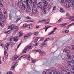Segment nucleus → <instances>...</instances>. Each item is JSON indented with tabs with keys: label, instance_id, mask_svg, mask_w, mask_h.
<instances>
[{
	"label": "nucleus",
	"instance_id": "nucleus-28",
	"mask_svg": "<svg viewBox=\"0 0 74 74\" xmlns=\"http://www.w3.org/2000/svg\"><path fill=\"white\" fill-rule=\"evenodd\" d=\"M27 4V8H30V4L29 3H26Z\"/></svg>",
	"mask_w": 74,
	"mask_h": 74
},
{
	"label": "nucleus",
	"instance_id": "nucleus-34",
	"mask_svg": "<svg viewBox=\"0 0 74 74\" xmlns=\"http://www.w3.org/2000/svg\"><path fill=\"white\" fill-rule=\"evenodd\" d=\"M23 3L27 4L28 3V0H23Z\"/></svg>",
	"mask_w": 74,
	"mask_h": 74
},
{
	"label": "nucleus",
	"instance_id": "nucleus-11",
	"mask_svg": "<svg viewBox=\"0 0 74 74\" xmlns=\"http://www.w3.org/2000/svg\"><path fill=\"white\" fill-rule=\"evenodd\" d=\"M46 41H44L42 43V45H43V47H47V44L46 43Z\"/></svg>",
	"mask_w": 74,
	"mask_h": 74
},
{
	"label": "nucleus",
	"instance_id": "nucleus-64",
	"mask_svg": "<svg viewBox=\"0 0 74 74\" xmlns=\"http://www.w3.org/2000/svg\"><path fill=\"white\" fill-rule=\"evenodd\" d=\"M22 56L23 57H24V58H25V57H26L27 56L26 55H24Z\"/></svg>",
	"mask_w": 74,
	"mask_h": 74
},
{
	"label": "nucleus",
	"instance_id": "nucleus-36",
	"mask_svg": "<svg viewBox=\"0 0 74 74\" xmlns=\"http://www.w3.org/2000/svg\"><path fill=\"white\" fill-rule=\"evenodd\" d=\"M4 49L6 51H8V47L7 46H5L4 47Z\"/></svg>",
	"mask_w": 74,
	"mask_h": 74
},
{
	"label": "nucleus",
	"instance_id": "nucleus-9",
	"mask_svg": "<svg viewBox=\"0 0 74 74\" xmlns=\"http://www.w3.org/2000/svg\"><path fill=\"white\" fill-rule=\"evenodd\" d=\"M18 38H19L18 36H15L14 38L13 41H16H16H17L18 40Z\"/></svg>",
	"mask_w": 74,
	"mask_h": 74
},
{
	"label": "nucleus",
	"instance_id": "nucleus-61",
	"mask_svg": "<svg viewBox=\"0 0 74 74\" xmlns=\"http://www.w3.org/2000/svg\"><path fill=\"white\" fill-rule=\"evenodd\" d=\"M14 69V66H12L11 67V70H13Z\"/></svg>",
	"mask_w": 74,
	"mask_h": 74
},
{
	"label": "nucleus",
	"instance_id": "nucleus-44",
	"mask_svg": "<svg viewBox=\"0 0 74 74\" xmlns=\"http://www.w3.org/2000/svg\"><path fill=\"white\" fill-rule=\"evenodd\" d=\"M38 38H36V39L34 40L35 42H37V41H38Z\"/></svg>",
	"mask_w": 74,
	"mask_h": 74
},
{
	"label": "nucleus",
	"instance_id": "nucleus-2",
	"mask_svg": "<svg viewBox=\"0 0 74 74\" xmlns=\"http://www.w3.org/2000/svg\"><path fill=\"white\" fill-rule=\"evenodd\" d=\"M32 12L34 14H37V9L36 6H34L32 8Z\"/></svg>",
	"mask_w": 74,
	"mask_h": 74
},
{
	"label": "nucleus",
	"instance_id": "nucleus-43",
	"mask_svg": "<svg viewBox=\"0 0 74 74\" xmlns=\"http://www.w3.org/2000/svg\"><path fill=\"white\" fill-rule=\"evenodd\" d=\"M8 58V55L7 54L6 56V57H5V60H7V59Z\"/></svg>",
	"mask_w": 74,
	"mask_h": 74
},
{
	"label": "nucleus",
	"instance_id": "nucleus-55",
	"mask_svg": "<svg viewBox=\"0 0 74 74\" xmlns=\"http://www.w3.org/2000/svg\"><path fill=\"white\" fill-rule=\"evenodd\" d=\"M58 21L59 23H60L62 21V18H60Z\"/></svg>",
	"mask_w": 74,
	"mask_h": 74
},
{
	"label": "nucleus",
	"instance_id": "nucleus-50",
	"mask_svg": "<svg viewBox=\"0 0 74 74\" xmlns=\"http://www.w3.org/2000/svg\"><path fill=\"white\" fill-rule=\"evenodd\" d=\"M20 19H21V18H18L16 20V22H18V21H19V20H20Z\"/></svg>",
	"mask_w": 74,
	"mask_h": 74
},
{
	"label": "nucleus",
	"instance_id": "nucleus-38",
	"mask_svg": "<svg viewBox=\"0 0 74 74\" xmlns=\"http://www.w3.org/2000/svg\"><path fill=\"white\" fill-rule=\"evenodd\" d=\"M28 36H27V35H24V38H25V39H27V37Z\"/></svg>",
	"mask_w": 74,
	"mask_h": 74
},
{
	"label": "nucleus",
	"instance_id": "nucleus-60",
	"mask_svg": "<svg viewBox=\"0 0 74 74\" xmlns=\"http://www.w3.org/2000/svg\"><path fill=\"white\" fill-rule=\"evenodd\" d=\"M27 27L28 29H30V25H27Z\"/></svg>",
	"mask_w": 74,
	"mask_h": 74
},
{
	"label": "nucleus",
	"instance_id": "nucleus-14",
	"mask_svg": "<svg viewBox=\"0 0 74 74\" xmlns=\"http://www.w3.org/2000/svg\"><path fill=\"white\" fill-rule=\"evenodd\" d=\"M67 25V23H65L64 24H60V27H63V26H65Z\"/></svg>",
	"mask_w": 74,
	"mask_h": 74
},
{
	"label": "nucleus",
	"instance_id": "nucleus-57",
	"mask_svg": "<svg viewBox=\"0 0 74 74\" xmlns=\"http://www.w3.org/2000/svg\"><path fill=\"white\" fill-rule=\"evenodd\" d=\"M12 73V72H8L6 74H11Z\"/></svg>",
	"mask_w": 74,
	"mask_h": 74
},
{
	"label": "nucleus",
	"instance_id": "nucleus-62",
	"mask_svg": "<svg viewBox=\"0 0 74 74\" xmlns=\"http://www.w3.org/2000/svg\"><path fill=\"white\" fill-rule=\"evenodd\" d=\"M5 44L7 47H8V46H9V45H10V43H6Z\"/></svg>",
	"mask_w": 74,
	"mask_h": 74
},
{
	"label": "nucleus",
	"instance_id": "nucleus-51",
	"mask_svg": "<svg viewBox=\"0 0 74 74\" xmlns=\"http://www.w3.org/2000/svg\"><path fill=\"white\" fill-rule=\"evenodd\" d=\"M16 64V63L15 62H13L12 64V66H15V64Z\"/></svg>",
	"mask_w": 74,
	"mask_h": 74
},
{
	"label": "nucleus",
	"instance_id": "nucleus-5",
	"mask_svg": "<svg viewBox=\"0 0 74 74\" xmlns=\"http://www.w3.org/2000/svg\"><path fill=\"white\" fill-rule=\"evenodd\" d=\"M18 3V5L19 8H22V7L23 5V4H23V3L22 2H20Z\"/></svg>",
	"mask_w": 74,
	"mask_h": 74
},
{
	"label": "nucleus",
	"instance_id": "nucleus-13",
	"mask_svg": "<svg viewBox=\"0 0 74 74\" xmlns=\"http://www.w3.org/2000/svg\"><path fill=\"white\" fill-rule=\"evenodd\" d=\"M41 50L40 49L38 50V49H37V50H33V51H35V52H39V53L40 54V53H41Z\"/></svg>",
	"mask_w": 74,
	"mask_h": 74
},
{
	"label": "nucleus",
	"instance_id": "nucleus-37",
	"mask_svg": "<svg viewBox=\"0 0 74 74\" xmlns=\"http://www.w3.org/2000/svg\"><path fill=\"white\" fill-rule=\"evenodd\" d=\"M46 74H51V71H46Z\"/></svg>",
	"mask_w": 74,
	"mask_h": 74
},
{
	"label": "nucleus",
	"instance_id": "nucleus-54",
	"mask_svg": "<svg viewBox=\"0 0 74 74\" xmlns=\"http://www.w3.org/2000/svg\"><path fill=\"white\" fill-rule=\"evenodd\" d=\"M50 40V38H47L45 40V41H48V40Z\"/></svg>",
	"mask_w": 74,
	"mask_h": 74
},
{
	"label": "nucleus",
	"instance_id": "nucleus-40",
	"mask_svg": "<svg viewBox=\"0 0 74 74\" xmlns=\"http://www.w3.org/2000/svg\"><path fill=\"white\" fill-rule=\"evenodd\" d=\"M27 23L24 24L23 25V27H27Z\"/></svg>",
	"mask_w": 74,
	"mask_h": 74
},
{
	"label": "nucleus",
	"instance_id": "nucleus-23",
	"mask_svg": "<svg viewBox=\"0 0 74 74\" xmlns=\"http://www.w3.org/2000/svg\"><path fill=\"white\" fill-rule=\"evenodd\" d=\"M26 59L28 60H30V59H31L30 55H27L26 56Z\"/></svg>",
	"mask_w": 74,
	"mask_h": 74
},
{
	"label": "nucleus",
	"instance_id": "nucleus-18",
	"mask_svg": "<svg viewBox=\"0 0 74 74\" xmlns=\"http://www.w3.org/2000/svg\"><path fill=\"white\" fill-rule=\"evenodd\" d=\"M74 23H73L70 24H69V25L67 26V29H69L70 27V26H74Z\"/></svg>",
	"mask_w": 74,
	"mask_h": 74
},
{
	"label": "nucleus",
	"instance_id": "nucleus-10",
	"mask_svg": "<svg viewBox=\"0 0 74 74\" xmlns=\"http://www.w3.org/2000/svg\"><path fill=\"white\" fill-rule=\"evenodd\" d=\"M71 66V67H73L74 66V63L73 62L71 61L70 62H69V63H68Z\"/></svg>",
	"mask_w": 74,
	"mask_h": 74
},
{
	"label": "nucleus",
	"instance_id": "nucleus-25",
	"mask_svg": "<svg viewBox=\"0 0 74 74\" xmlns=\"http://www.w3.org/2000/svg\"><path fill=\"white\" fill-rule=\"evenodd\" d=\"M47 4H44L43 5V7L44 8V9H45V8L46 9H47V8H48V6H47Z\"/></svg>",
	"mask_w": 74,
	"mask_h": 74
},
{
	"label": "nucleus",
	"instance_id": "nucleus-16",
	"mask_svg": "<svg viewBox=\"0 0 74 74\" xmlns=\"http://www.w3.org/2000/svg\"><path fill=\"white\" fill-rule=\"evenodd\" d=\"M64 52H66V53H67V54H69V52H70V50H66L65 49L64 50H63Z\"/></svg>",
	"mask_w": 74,
	"mask_h": 74
},
{
	"label": "nucleus",
	"instance_id": "nucleus-15",
	"mask_svg": "<svg viewBox=\"0 0 74 74\" xmlns=\"http://www.w3.org/2000/svg\"><path fill=\"white\" fill-rule=\"evenodd\" d=\"M45 21H46V20L45 19H42L39 21H38V23H42V22H45Z\"/></svg>",
	"mask_w": 74,
	"mask_h": 74
},
{
	"label": "nucleus",
	"instance_id": "nucleus-48",
	"mask_svg": "<svg viewBox=\"0 0 74 74\" xmlns=\"http://www.w3.org/2000/svg\"><path fill=\"white\" fill-rule=\"evenodd\" d=\"M69 32V30L67 29L65 30V33H68Z\"/></svg>",
	"mask_w": 74,
	"mask_h": 74
},
{
	"label": "nucleus",
	"instance_id": "nucleus-32",
	"mask_svg": "<svg viewBox=\"0 0 74 74\" xmlns=\"http://www.w3.org/2000/svg\"><path fill=\"white\" fill-rule=\"evenodd\" d=\"M49 21H50L49 19H48V20H47L46 22H45V24H46L47 25L49 23Z\"/></svg>",
	"mask_w": 74,
	"mask_h": 74
},
{
	"label": "nucleus",
	"instance_id": "nucleus-29",
	"mask_svg": "<svg viewBox=\"0 0 74 74\" xmlns=\"http://www.w3.org/2000/svg\"><path fill=\"white\" fill-rule=\"evenodd\" d=\"M30 10H31V8H27L26 10V11L27 12H29L30 11Z\"/></svg>",
	"mask_w": 74,
	"mask_h": 74
},
{
	"label": "nucleus",
	"instance_id": "nucleus-58",
	"mask_svg": "<svg viewBox=\"0 0 74 74\" xmlns=\"http://www.w3.org/2000/svg\"><path fill=\"white\" fill-rule=\"evenodd\" d=\"M64 3V0H61V3Z\"/></svg>",
	"mask_w": 74,
	"mask_h": 74
},
{
	"label": "nucleus",
	"instance_id": "nucleus-49",
	"mask_svg": "<svg viewBox=\"0 0 74 74\" xmlns=\"http://www.w3.org/2000/svg\"><path fill=\"white\" fill-rule=\"evenodd\" d=\"M31 60H32V63H35V60H33V58H31Z\"/></svg>",
	"mask_w": 74,
	"mask_h": 74
},
{
	"label": "nucleus",
	"instance_id": "nucleus-7",
	"mask_svg": "<svg viewBox=\"0 0 74 74\" xmlns=\"http://www.w3.org/2000/svg\"><path fill=\"white\" fill-rule=\"evenodd\" d=\"M15 25L14 24H12L11 25V26H9L8 27V29H11V30H13V29L15 27Z\"/></svg>",
	"mask_w": 74,
	"mask_h": 74
},
{
	"label": "nucleus",
	"instance_id": "nucleus-20",
	"mask_svg": "<svg viewBox=\"0 0 74 74\" xmlns=\"http://www.w3.org/2000/svg\"><path fill=\"white\" fill-rule=\"evenodd\" d=\"M3 1V0H0V6L1 7H3V5L2 3V2Z\"/></svg>",
	"mask_w": 74,
	"mask_h": 74
},
{
	"label": "nucleus",
	"instance_id": "nucleus-63",
	"mask_svg": "<svg viewBox=\"0 0 74 74\" xmlns=\"http://www.w3.org/2000/svg\"><path fill=\"white\" fill-rule=\"evenodd\" d=\"M72 56H73V58H74V53H72Z\"/></svg>",
	"mask_w": 74,
	"mask_h": 74
},
{
	"label": "nucleus",
	"instance_id": "nucleus-39",
	"mask_svg": "<svg viewBox=\"0 0 74 74\" xmlns=\"http://www.w3.org/2000/svg\"><path fill=\"white\" fill-rule=\"evenodd\" d=\"M29 26V29H32L33 28V25H30Z\"/></svg>",
	"mask_w": 74,
	"mask_h": 74
},
{
	"label": "nucleus",
	"instance_id": "nucleus-45",
	"mask_svg": "<svg viewBox=\"0 0 74 74\" xmlns=\"http://www.w3.org/2000/svg\"><path fill=\"white\" fill-rule=\"evenodd\" d=\"M60 12H62V13H65V11L63 10H60Z\"/></svg>",
	"mask_w": 74,
	"mask_h": 74
},
{
	"label": "nucleus",
	"instance_id": "nucleus-56",
	"mask_svg": "<svg viewBox=\"0 0 74 74\" xmlns=\"http://www.w3.org/2000/svg\"><path fill=\"white\" fill-rule=\"evenodd\" d=\"M0 45L1 46V47H3V46H4V45H3V44L2 43H0Z\"/></svg>",
	"mask_w": 74,
	"mask_h": 74
},
{
	"label": "nucleus",
	"instance_id": "nucleus-24",
	"mask_svg": "<svg viewBox=\"0 0 74 74\" xmlns=\"http://www.w3.org/2000/svg\"><path fill=\"white\" fill-rule=\"evenodd\" d=\"M44 14H47V10H45V9H43L42 10Z\"/></svg>",
	"mask_w": 74,
	"mask_h": 74
},
{
	"label": "nucleus",
	"instance_id": "nucleus-42",
	"mask_svg": "<svg viewBox=\"0 0 74 74\" xmlns=\"http://www.w3.org/2000/svg\"><path fill=\"white\" fill-rule=\"evenodd\" d=\"M11 32V31L10 30L8 31L6 33H7L8 34H10Z\"/></svg>",
	"mask_w": 74,
	"mask_h": 74
},
{
	"label": "nucleus",
	"instance_id": "nucleus-41",
	"mask_svg": "<svg viewBox=\"0 0 74 74\" xmlns=\"http://www.w3.org/2000/svg\"><path fill=\"white\" fill-rule=\"evenodd\" d=\"M51 5H48L47 8H48V9H51Z\"/></svg>",
	"mask_w": 74,
	"mask_h": 74
},
{
	"label": "nucleus",
	"instance_id": "nucleus-47",
	"mask_svg": "<svg viewBox=\"0 0 74 74\" xmlns=\"http://www.w3.org/2000/svg\"><path fill=\"white\" fill-rule=\"evenodd\" d=\"M29 2V3H30V4H32V0H28Z\"/></svg>",
	"mask_w": 74,
	"mask_h": 74
},
{
	"label": "nucleus",
	"instance_id": "nucleus-4",
	"mask_svg": "<svg viewBox=\"0 0 74 74\" xmlns=\"http://www.w3.org/2000/svg\"><path fill=\"white\" fill-rule=\"evenodd\" d=\"M38 7L39 8H41L42 7V3L41 2H40L37 4Z\"/></svg>",
	"mask_w": 74,
	"mask_h": 74
},
{
	"label": "nucleus",
	"instance_id": "nucleus-59",
	"mask_svg": "<svg viewBox=\"0 0 74 74\" xmlns=\"http://www.w3.org/2000/svg\"><path fill=\"white\" fill-rule=\"evenodd\" d=\"M53 10H56V6L53 7Z\"/></svg>",
	"mask_w": 74,
	"mask_h": 74
},
{
	"label": "nucleus",
	"instance_id": "nucleus-12",
	"mask_svg": "<svg viewBox=\"0 0 74 74\" xmlns=\"http://www.w3.org/2000/svg\"><path fill=\"white\" fill-rule=\"evenodd\" d=\"M18 58V56H16L15 57H13L12 58V60H14V61H15L17 59V58Z\"/></svg>",
	"mask_w": 74,
	"mask_h": 74
},
{
	"label": "nucleus",
	"instance_id": "nucleus-27",
	"mask_svg": "<svg viewBox=\"0 0 74 74\" xmlns=\"http://www.w3.org/2000/svg\"><path fill=\"white\" fill-rule=\"evenodd\" d=\"M18 34H20L19 35V37H21L22 36H23V33H22V32H21V31L19 32Z\"/></svg>",
	"mask_w": 74,
	"mask_h": 74
},
{
	"label": "nucleus",
	"instance_id": "nucleus-26",
	"mask_svg": "<svg viewBox=\"0 0 74 74\" xmlns=\"http://www.w3.org/2000/svg\"><path fill=\"white\" fill-rule=\"evenodd\" d=\"M37 1L36 0H34V2H33V5H37Z\"/></svg>",
	"mask_w": 74,
	"mask_h": 74
},
{
	"label": "nucleus",
	"instance_id": "nucleus-22",
	"mask_svg": "<svg viewBox=\"0 0 74 74\" xmlns=\"http://www.w3.org/2000/svg\"><path fill=\"white\" fill-rule=\"evenodd\" d=\"M12 36H11L10 38H8L7 40L8 41H12Z\"/></svg>",
	"mask_w": 74,
	"mask_h": 74
},
{
	"label": "nucleus",
	"instance_id": "nucleus-3",
	"mask_svg": "<svg viewBox=\"0 0 74 74\" xmlns=\"http://www.w3.org/2000/svg\"><path fill=\"white\" fill-rule=\"evenodd\" d=\"M66 56H67V58H68V62H71V61H72V60H71V59H72V57L71 55L69 54H67Z\"/></svg>",
	"mask_w": 74,
	"mask_h": 74
},
{
	"label": "nucleus",
	"instance_id": "nucleus-30",
	"mask_svg": "<svg viewBox=\"0 0 74 74\" xmlns=\"http://www.w3.org/2000/svg\"><path fill=\"white\" fill-rule=\"evenodd\" d=\"M71 71L72 73L74 74V67L73 68L71 69Z\"/></svg>",
	"mask_w": 74,
	"mask_h": 74
},
{
	"label": "nucleus",
	"instance_id": "nucleus-53",
	"mask_svg": "<svg viewBox=\"0 0 74 74\" xmlns=\"http://www.w3.org/2000/svg\"><path fill=\"white\" fill-rule=\"evenodd\" d=\"M13 31H14V32H16V31H17L18 30L17 29H16L15 28H14L13 29Z\"/></svg>",
	"mask_w": 74,
	"mask_h": 74
},
{
	"label": "nucleus",
	"instance_id": "nucleus-21",
	"mask_svg": "<svg viewBox=\"0 0 74 74\" xmlns=\"http://www.w3.org/2000/svg\"><path fill=\"white\" fill-rule=\"evenodd\" d=\"M23 5L21 7V8H22V10H25L26 9V7H25V4H23Z\"/></svg>",
	"mask_w": 74,
	"mask_h": 74
},
{
	"label": "nucleus",
	"instance_id": "nucleus-33",
	"mask_svg": "<svg viewBox=\"0 0 74 74\" xmlns=\"http://www.w3.org/2000/svg\"><path fill=\"white\" fill-rule=\"evenodd\" d=\"M26 35L28 37H29V36H30L32 35V33L30 32L29 33H28V34H27Z\"/></svg>",
	"mask_w": 74,
	"mask_h": 74
},
{
	"label": "nucleus",
	"instance_id": "nucleus-31",
	"mask_svg": "<svg viewBox=\"0 0 74 74\" xmlns=\"http://www.w3.org/2000/svg\"><path fill=\"white\" fill-rule=\"evenodd\" d=\"M51 74H58V72L56 71H53L51 72Z\"/></svg>",
	"mask_w": 74,
	"mask_h": 74
},
{
	"label": "nucleus",
	"instance_id": "nucleus-52",
	"mask_svg": "<svg viewBox=\"0 0 74 74\" xmlns=\"http://www.w3.org/2000/svg\"><path fill=\"white\" fill-rule=\"evenodd\" d=\"M26 18L27 19H32L31 17L28 16Z\"/></svg>",
	"mask_w": 74,
	"mask_h": 74
},
{
	"label": "nucleus",
	"instance_id": "nucleus-8",
	"mask_svg": "<svg viewBox=\"0 0 74 74\" xmlns=\"http://www.w3.org/2000/svg\"><path fill=\"white\" fill-rule=\"evenodd\" d=\"M71 5V4H70V3L68 2L66 4L65 7L67 8H69L70 7Z\"/></svg>",
	"mask_w": 74,
	"mask_h": 74
},
{
	"label": "nucleus",
	"instance_id": "nucleus-6",
	"mask_svg": "<svg viewBox=\"0 0 74 74\" xmlns=\"http://www.w3.org/2000/svg\"><path fill=\"white\" fill-rule=\"evenodd\" d=\"M61 70H62V73L63 74H65L67 73V72L65 70V69H64V67H61Z\"/></svg>",
	"mask_w": 74,
	"mask_h": 74
},
{
	"label": "nucleus",
	"instance_id": "nucleus-35",
	"mask_svg": "<svg viewBox=\"0 0 74 74\" xmlns=\"http://www.w3.org/2000/svg\"><path fill=\"white\" fill-rule=\"evenodd\" d=\"M71 7H74V2H71Z\"/></svg>",
	"mask_w": 74,
	"mask_h": 74
},
{
	"label": "nucleus",
	"instance_id": "nucleus-1",
	"mask_svg": "<svg viewBox=\"0 0 74 74\" xmlns=\"http://www.w3.org/2000/svg\"><path fill=\"white\" fill-rule=\"evenodd\" d=\"M33 47H34V44L33 43H31L29 46H27L24 48L23 53H26V51H29L30 49H32Z\"/></svg>",
	"mask_w": 74,
	"mask_h": 74
},
{
	"label": "nucleus",
	"instance_id": "nucleus-46",
	"mask_svg": "<svg viewBox=\"0 0 74 74\" xmlns=\"http://www.w3.org/2000/svg\"><path fill=\"white\" fill-rule=\"evenodd\" d=\"M24 58L22 56H21L19 58V60H21V59H23Z\"/></svg>",
	"mask_w": 74,
	"mask_h": 74
},
{
	"label": "nucleus",
	"instance_id": "nucleus-19",
	"mask_svg": "<svg viewBox=\"0 0 74 74\" xmlns=\"http://www.w3.org/2000/svg\"><path fill=\"white\" fill-rule=\"evenodd\" d=\"M40 55H46V53L44 51H41L40 53Z\"/></svg>",
	"mask_w": 74,
	"mask_h": 74
},
{
	"label": "nucleus",
	"instance_id": "nucleus-17",
	"mask_svg": "<svg viewBox=\"0 0 74 74\" xmlns=\"http://www.w3.org/2000/svg\"><path fill=\"white\" fill-rule=\"evenodd\" d=\"M0 25L2 26L3 27L4 26V21H0Z\"/></svg>",
	"mask_w": 74,
	"mask_h": 74
}]
</instances>
